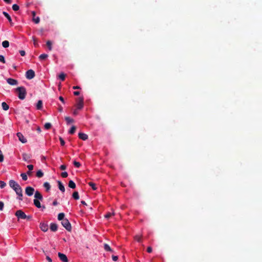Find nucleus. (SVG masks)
I'll return each instance as SVG.
<instances>
[{
  "mask_svg": "<svg viewBox=\"0 0 262 262\" xmlns=\"http://www.w3.org/2000/svg\"><path fill=\"white\" fill-rule=\"evenodd\" d=\"M112 259L114 261H117L118 259V257L117 256L113 255Z\"/></svg>",
  "mask_w": 262,
  "mask_h": 262,
  "instance_id": "nucleus-52",
  "label": "nucleus"
},
{
  "mask_svg": "<svg viewBox=\"0 0 262 262\" xmlns=\"http://www.w3.org/2000/svg\"><path fill=\"white\" fill-rule=\"evenodd\" d=\"M51 124L50 123L48 122L45 123L44 127L45 129H49L51 127Z\"/></svg>",
  "mask_w": 262,
  "mask_h": 262,
  "instance_id": "nucleus-38",
  "label": "nucleus"
},
{
  "mask_svg": "<svg viewBox=\"0 0 262 262\" xmlns=\"http://www.w3.org/2000/svg\"><path fill=\"white\" fill-rule=\"evenodd\" d=\"M22 157H23V159L24 161L27 162L28 163L31 162L30 159L32 157L31 155L26 153V152H24L22 154Z\"/></svg>",
  "mask_w": 262,
  "mask_h": 262,
  "instance_id": "nucleus-8",
  "label": "nucleus"
},
{
  "mask_svg": "<svg viewBox=\"0 0 262 262\" xmlns=\"http://www.w3.org/2000/svg\"><path fill=\"white\" fill-rule=\"evenodd\" d=\"M4 1L7 4H10L12 2L11 0H4Z\"/></svg>",
  "mask_w": 262,
  "mask_h": 262,
  "instance_id": "nucleus-60",
  "label": "nucleus"
},
{
  "mask_svg": "<svg viewBox=\"0 0 262 262\" xmlns=\"http://www.w3.org/2000/svg\"><path fill=\"white\" fill-rule=\"evenodd\" d=\"M65 120L68 123H73L74 122V120L70 117H66Z\"/></svg>",
  "mask_w": 262,
  "mask_h": 262,
  "instance_id": "nucleus-34",
  "label": "nucleus"
},
{
  "mask_svg": "<svg viewBox=\"0 0 262 262\" xmlns=\"http://www.w3.org/2000/svg\"><path fill=\"white\" fill-rule=\"evenodd\" d=\"M0 61L5 63L6 62L5 57L3 55H0Z\"/></svg>",
  "mask_w": 262,
  "mask_h": 262,
  "instance_id": "nucleus-43",
  "label": "nucleus"
},
{
  "mask_svg": "<svg viewBox=\"0 0 262 262\" xmlns=\"http://www.w3.org/2000/svg\"><path fill=\"white\" fill-rule=\"evenodd\" d=\"M47 46L50 51H51L52 49V42L50 40H48L47 41Z\"/></svg>",
  "mask_w": 262,
  "mask_h": 262,
  "instance_id": "nucleus-33",
  "label": "nucleus"
},
{
  "mask_svg": "<svg viewBox=\"0 0 262 262\" xmlns=\"http://www.w3.org/2000/svg\"><path fill=\"white\" fill-rule=\"evenodd\" d=\"M17 137H18L19 140L21 142L23 143H25L27 142V139L24 137L23 134L20 133H17Z\"/></svg>",
  "mask_w": 262,
  "mask_h": 262,
  "instance_id": "nucleus-10",
  "label": "nucleus"
},
{
  "mask_svg": "<svg viewBox=\"0 0 262 262\" xmlns=\"http://www.w3.org/2000/svg\"><path fill=\"white\" fill-rule=\"evenodd\" d=\"M15 215L17 216L18 219H26L27 217L26 214L21 210L16 211Z\"/></svg>",
  "mask_w": 262,
  "mask_h": 262,
  "instance_id": "nucleus-5",
  "label": "nucleus"
},
{
  "mask_svg": "<svg viewBox=\"0 0 262 262\" xmlns=\"http://www.w3.org/2000/svg\"><path fill=\"white\" fill-rule=\"evenodd\" d=\"M62 225L68 231H71L72 230V227L71 223L67 219H65L61 221Z\"/></svg>",
  "mask_w": 262,
  "mask_h": 262,
  "instance_id": "nucleus-3",
  "label": "nucleus"
},
{
  "mask_svg": "<svg viewBox=\"0 0 262 262\" xmlns=\"http://www.w3.org/2000/svg\"><path fill=\"white\" fill-rule=\"evenodd\" d=\"M58 257L60 260L62 262H68L69 260L66 254L59 252L58 253Z\"/></svg>",
  "mask_w": 262,
  "mask_h": 262,
  "instance_id": "nucleus-9",
  "label": "nucleus"
},
{
  "mask_svg": "<svg viewBox=\"0 0 262 262\" xmlns=\"http://www.w3.org/2000/svg\"><path fill=\"white\" fill-rule=\"evenodd\" d=\"M46 259H47V260H48L49 262H52V260L51 259V258L49 256H46Z\"/></svg>",
  "mask_w": 262,
  "mask_h": 262,
  "instance_id": "nucleus-55",
  "label": "nucleus"
},
{
  "mask_svg": "<svg viewBox=\"0 0 262 262\" xmlns=\"http://www.w3.org/2000/svg\"><path fill=\"white\" fill-rule=\"evenodd\" d=\"M73 198L75 200H78L79 199V193L77 191H74L72 194Z\"/></svg>",
  "mask_w": 262,
  "mask_h": 262,
  "instance_id": "nucleus-24",
  "label": "nucleus"
},
{
  "mask_svg": "<svg viewBox=\"0 0 262 262\" xmlns=\"http://www.w3.org/2000/svg\"><path fill=\"white\" fill-rule=\"evenodd\" d=\"M15 92L17 93L18 97L20 100H24L26 96V89L24 86H19L15 89Z\"/></svg>",
  "mask_w": 262,
  "mask_h": 262,
  "instance_id": "nucleus-1",
  "label": "nucleus"
},
{
  "mask_svg": "<svg viewBox=\"0 0 262 262\" xmlns=\"http://www.w3.org/2000/svg\"><path fill=\"white\" fill-rule=\"evenodd\" d=\"M6 186V183L2 181H0V187L3 188Z\"/></svg>",
  "mask_w": 262,
  "mask_h": 262,
  "instance_id": "nucleus-42",
  "label": "nucleus"
},
{
  "mask_svg": "<svg viewBox=\"0 0 262 262\" xmlns=\"http://www.w3.org/2000/svg\"><path fill=\"white\" fill-rule=\"evenodd\" d=\"M40 229L43 231L46 232L48 230V225L45 223H40L39 225Z\"/></svg>",
  "mask_w": 262,
  "mask_h": 262,
  "instance_id": "nucleus-11",
  "label": "nucleus"
},
{
  "mask_svg": "<svg viewBox=\"0 0 262 262\" xmlns=\"http://www.w3.org/2000/svg\"><path fill=\"white\" fill-rule=\"evenodd\" d=\"M77 114H78V112H77V110H75V111L73 112V114H74V115H77Z\"/></svg>",
  "mask_w": 262,
  "mask_h": 262,
  "instance_id": "nucleus-63",
  "label": "nucleus"
},
{
  "mask_svg": "<svg viewBox=\"0 0 262 262\" xmlns=\"http://www.w3.org/2000/svg\"><path fill=\"white\" fill-rule=\"evenodd\" d=\"M19 7L17 4L13 5V6H12V9L14 11H18L19 10Z\"/></svg>",
  "mask_w": 262,
  "mask_h": 262,
  "instance_id": "nucleus-37",
  "label": "nucleus"
},
{
  "mask_svg": "<svg viewBox=\"0 0 262 262\" xmlns=\"http://www.w3.org/2000/svg\"><path fill=\"white\" fill-rule=\"evenodd\" d=\"M34 197L38 200L42 201L43 200L42 195L38 191H35Z\"/></svg>",
  "mask_w": 262,
  "mask_h": 262,
  "instance_id": "nucleus-13",
  "label": "nucleus"
},
{
  "mask_svg": "<svg viewBox=\"0 0 262 262\" xmlns=\"http://www.w3.org/2000/svg\"><path fill=\"white\" fill-rule=\"evenodd\" d=\"M57 183H58V188H59V190L61 191H62V192H64V191H65L64 186H63V185L62 184L61 182H60V181H58Z\"/></svg>",
  "mask_w": 262,
  "mask_h": 262,
  "instance_id": "nucleus-17",
  "label": "nucleus"
},
{
  "mask_svg": "<svg viewBox=\"0 0 262 262\" xmlns=\"http://www.w3.org/2000/svg\"><path fill=\"white\" fill-rule=\"evenodd\" d=\"M4 204L3 202L0 201V210L2 211L4 209Z\"/></svg>",
  "mask_w": 262,
  "mask_h": 262,
  "instance_id": "nucleus-47",
  "label": "nucleus"
},
{
  "mask_svg": "<svg viewBox=\"0 0 262 262\" xmlns=\"http://www.w3.org/2000/svg\"><path fill=\"white\" fill-rule=\"evenodd\" d=\"M67 168V166L66 165H61L60 166V169L62 170H64L66 169Z\"/></svg>",
  "mask_w": 262,
  "mask_h": 262,
  "instance_id": "nucleus-49",
  "label": "nucleus"
},
{
  "mask_svg": "<svg viewBox=\"0 0 262 262\" xmlns=\"http://www.w3.org/2000/svg\"><path fill=\"white\" fill-rule=\"evenodd\" d=\"M65 77H66V75L63 73H60L59 75V78L60 79H61L62 81L64 80Z\"/></svg>",
  "mask_w": 262,
  "mask_h": 262,
  "instance_id": "nucleus-35",
  "label": "nucleus"
},
{
  "mask_svg": "<svg viewBox=\"0 0 262 262\" xmlns=\"http://www.w3.org/2000/svg\"><path fill=\"white\" fill-rule=\"evenodd\" d=\"M9 185L10 187L14 190L16 193L17 192H18V191H19L20 190L22 189L20 185L14 180H10L9 182Z\"/></svg>",
  "mask_w": 262,
  "mask_h": 262,
  "instance_id": "nucleus-2",
  "label": "nucleus"
},
{
  "mask_svg": "<svg viewBox=\"0 0 262 262\" xmlns=\"http://www.w3.org/2000/svg\"><path fill=\"white\" fill-rule=\"evenodd\" d=\"M141 235H137L135 236V239L138 242H140L141 241Z\"/></svg>",
  "mask_w": 262,
  "mask_h": 262,
  "instance_id": "nucleus-39",
  "label": "nucleus"
},
{
  "mask_svg": "<svg viewBox=\"0 0 262 262\" xmlns=\"http://www.w3.org/2000/svg\"><path fill=\"white\" fill-rule=\"evenodd\" d=\"M50 228L52 231L55 232L57 230L58 226L55 223H51L50 224Z\"/></svg>",
  "mask_w": 262,
  "mask_h": 262,
  "instance_id": "nucleus-15",
  "label": "nucleus"
},
{
  "mask_svg": "<svg viewBox=\"0 0 262 262\" xmlns=\"http://www.w3.org/2000/svg\"><path fill=\"white\" fill-rule=\"evenodd\" d=\"M58 204V203L57 202L56 200H55L53 202V205L54 206H56Z\"/></svg>",
  "mask_w": 262,
  "mask_h": 262,
  "instance_id": "nucleus-61",
  "label": "nucleus"
},
{
  "mask_svg": "<svg viewBox=\"0 0 262 262\" xmlns=\"http://www.w3.org/2000/svg\"><path fill=\"white\" fill-rule=\"evenodd\" d=\"M80 94V93L79 91H75L74 92V95L75 96H78Z\"/></svg>",
  "mask_w": 262,
  "mask_h": 262,
  "instance_id": "nucleus-56",
  "label": "nucleus"
},
{
  "mask_svg": "<svg viewBox=\"0 0 262 262\" xmlns=\"http://www.w3.org/2000/svg\"><path fill=\"white\" fill-rule=\"evenodd\" d=\"M33 167H34L33 165L32 164L27 165V168H28V169L29 170H32L33 169Z\"/></svg>",
  "mask_w": 262,
  "mask_h": 262,
  "instance_id": "nucleus-48",
  "label": "nucleus"
},
{
  "mask_svg": "<svg viewBox=\"0 0 262 262\" xmlns=\"http://www.w3.org/2000/svg\"><path fill=\"white\" fill-rule=\"evenodd\" d=\"M81 204H83V205H86V203H85V201H81Z\"/></svg>",
  "mask_w": 262,
  "mask_h": 262,
  "instance_id": "nucleus-64",
  "label": "nucleus"
},
{
  "mask_svg": "<svg viewBox=\"0 0 262 262\" xmlns=\"http://www.w3.org/2000/svg\"><path fill=\"white\" fill-rule=\"evenodd\" d=\"M33 20L35 24H38L40 21V18L39 17H33Z\"/></svg>",
  "mask_w": 262,
  "mask_h": 262,
  "instance_id": "nucleus-40",
  "label": "nucleus"
},
{
  "mask_svg": "<svg viewBox=\"0 0 262 262\" xmlns=\"http://www.w3.org/2000/svg\"><path fill=\"white\" fill-rule=\"evenodd\" d=\"M39 201L40 200H38L37 199H34L33 201L34 205L38 208L41 207Z\"/></svg>",
  "mask_w": 262,
  "mask_h": 262,
  "instance_id": "nucleus-18",
  "label": "nucleus"
},
{
  "mask_svg": "<svg viewBox=\"0 0 262 262\" xmlns=\"http://www.w3.org/2000/svg\"><path fill=\"white\" fill-rule=\"evenodd\" d=\"M43 187L46 189V190L48 191L51 188V186L48 182H45L43 183Z\"/></svg>",
  "mask_w": 262,
  "mask_h": 262,
  "instance_id": "nucleus-25",
  "label": "nucleus"
},
{
  "mask_svg": "<svg viewBox=\"0 0 262 262\" xmlns=\"http://www.w3.org/2000/svg\"><path fill=\"white\" fill-rule=\"evenodd\" d=\"M20 176L21 177L22 179H23L24 181H26V180H27V179H28V177H27V174H26V173H21Z\"/></svg>",
  "mask_w": 262,
  "mask_h": 262,
  "instance_id": "nucleus-36",
  "label": "nucleus"
},
{
  "mask_svg": "<svg viewBox=\"0 0 262 262\" xmlns=\"http://www.w3.org/2000/svg\"><path fill=\"white\" fill-rule=\"evenodd\" d=\"M59 99L62 102V103H64V99L62 97V96H60L59 97Z\"/></svg>",
  "mask_w": 262,
  "mask_h": 262,
  "instance_id": "nucleus-54",
  "label": "nucleus"
},
{
  "mask_svg": "<svg viewBox=\"0 0 262 262\" xmlns=\"http://www.w3.org/2000/svg\"><path fill=\"white\" fill-rule=\"evenodd\" d=\"M104 249L106 251L113 252V251L107 244H104Z\"/></svg>",
  "mask_w": 262,
  "mask_h": 262,
  "instance_id": "nucleus-19",
  "label": "nucleus"
},
{
  "mask_svg": "<svg viewBox=\"0 0 262 262\" xmlns=\"http://www.w3.org/2000/svg\"><path fill=\"white\" fill-rule=\"evenodd\" d=\"M59 141L60 142V144L62 146H64L65 144V142L63 139L61 137H59Z\"/></svg>",
  "mask_w": 262,
  "mask_h": 262,
  "instance_id": "nucleus-46",
  "label": "nucleus"
},
{
  "mask_svg": "<svg viewBox=\"0 0 262 262\" xmlns=\"http://www.w3.org/2000/svg\"><path fill=\"white\" fill-rule=\"evenodd\" d=\"M34 191V189L31 186H28L25 189V193L28 196L32 195Z\"/></svg>",
  "mask_w": 262,
  "mask_h": 262,
  "instance_id": "nucleus-7",
  "label": "nucleus"
},
{
  "mask_svg": "<svg viewBox=\"0 0 262 262\" xmlns=\"http://www.w3.org/2000/svg\"><path fill=\"white\" fill-rule=\"evenodd\" d=\"M7 82L11 85H15L18 84V81L16 80L10 78L7 79Z\"/></svg>",
  "mask_w": 262,
  "mask_h": 262,
  "instance_id": "nucleus-12",
  "label": "nucleus"
},
{
  "mask_svg": "<svg viewBox=\"0 0 262 262\" xmlns=\"http://www.w3.org/2000/svg\"><path fill=\"white\" fill-rule=\"evenodd\" d=\"M19 53H20V55L22 56H24L26 54L25 51L24 50L19 51Z\"/></svg>",
  "mask_w": 262,
  "mask_h": 262,
  "instance_id": "nucleus-50",
  "label": "nucleus"
},
{
  "mask_svg": "<svg viewBox=\"0 0 262 262\" xmlns=\"http://www.w3.org/2000/svg\"><path fill=\"white\" fill-rule=\"evenodd\" d=\"M2 106L3 109L5 111H7L9 108V105L5 102H2Z\"/></svg>",
  "mask_w": 262,
  "mask_h": 262,
  "instance_id": "nucleus-23",
  "label": "nucleus"
},
{
  "mask_svg": "<svg viewBox=\"0 0 262 262\" xmlns=\"http://www.w3.org/2000/svg\"><path fill=\"white\" fill-rule=\"evenodd\" d=\"M33 41H34V45L35 46H37V43L36 39L35 37H33Z\"/></svg>",
  "mask_w": 262,
  "mask_h": 262,
  "instance_id": "nucleus-53",
  "label": "nucleus"
},
{
  "mask_svg": "<svg viewBox=\"0 0 262 262\" xmlns=\"http://www.w3.org/2000/svg\"><path fill=\"white\" fill-rule=\"evenodd\" d=\"M37 131L38 132V133H40L41 132V128L39 127H37V129H36Z\"/></svg>",
  "mask_w": 262,
  "mask_h": 262,
  "instance_id": "nucleus-62",
  "label": "nucleus"
},
{
  "mask_svg": "<svg viewBox=\"0 0 262 262\" xmlns=\"http://www.w3.org/2000/svg\"><path fill=\"white\" fill-rule=\"evenodd\" d=\"M115 213L114 212H107L105 215L104 217L108 219H110L112 216L114 215Z\"/></svg>",
  "mask_w": 262,
  "mask_h": 262,
  "instance_id": "nucleus-31",
  "label": "nucleus"
},
{
  "mask_svg": "<svg viewBox=\"0 0 262 262\" xmlns=\"http://www.w3.org/2000/svg\"><path fill=\"white\" fill-rule=\"evenodd\" d=\"M80 87L79 86H73V89L74 90H77V89H80Z\"/></svg>",
  "mask_w": 262,
  "mask_h": 262,
  "instance_id": "nucleus-58",
  "label": "nucleus"
},
{
  "mask_svg": "<svg viewBox=\"0 0 262 262\" xmlns=\"http://www.w3.org/2000/svg\"><path fill=\"white\" fill-rule=\"evenodd\" d=\"M4 161V155L2 154V151L0 150V162H2Z\"/></svg>",
  "mask_w": 262,
  "mask_h": 262,
  "instance_id": "nucleus-45",
  "label": "nucleus"
},
{
  "mask_svg": "<svg viewBox=\"0 0 262 262\" xmlns=\"http://www.w3.org/2000/svg\"><path fill=\"white\" fill-rule=\"evenodd\" d=\"M89 186H90L94 190H96L97 188L96 186V184L92 182L88 183Z\"/></svg>",
  "mask_w": 262,
  "mask_h": 262,
  "instance_id": "nucleus-29",
  "label": "nucleus"
},
{
  "mask_svg": "<svg viewBox=\"0 0 262 262\" xmlns=\"http://www.w3.org/2000/svg\"><path fill=\"white\" fill-rule=\"evenodd\" d=\"M147 252L151 253L152 252V248L151 247H148L147 248Z\"/></svg>",
  "mask_w": 262,
  "mask_h": 262,
  "instance_id": "nucleus-51",
  "label": "nucleus"
},
{
  "mask_svg": "<svg viewBox=\"0 0 262 262\" xmlns=\"http://www.w3.org/2000/svg\"><path fill=\"white\" fill-rule=\"evenodd\" d=\"M26 77L28 79H32L35 77V72L33 70H29L26 73Z\"/></svg>",
  "mask_w": 262,
  "mask_h": 262,
  "instance_id": "nucleus-6",
  "label": "nucleus"
},
{
  "mask_svg": "<svg viewBox=\"0 0 262 262\" xmlns=\"http://www.w3.org/2000/svg\"><path fill=\"white\" fill-rule=\"evenodd\" d=\"M64 214L63 213H60L58 215V220L62 221L64 220Z\"/></svg>",
  "mask_w": 262,
  "mask_h": 262,
  "instance_id": "nucleus-26",
  "label": "nucleus"
},
{
  "mask_svg": "<svg viewBox=\"0 0 262 262\" xmlns=\"http://www.w3.org/2000/svg\"><path fill=\"white\" fill-rule=\"evenodd\" d=\"M36 176L37 177L40 178L43 177V173L41 170H38L36 172Z\"/></svg>",
  "mask_w": 262,
  "mask_h": 262,
  "instance_id": "nucleus-27",
  "label": "nucleus"
},
{
  "mask_svg": "<svg viewBox=\"0 0 262 262\" xmlns=\"http://www.w3.org/2000/svg\"><path fill=\"white\" fill-rule=\"evenodd\" d=\"M48 57V54H41L39 56V59L40 60H44V59H46Z\"/></svg>",
  "mask_w": 262,
  "mask_h": 262,
  "instance_id": "nucleus-30",
  "label": "nucleus"
},
{
  "mask_svg": "<svg viewBox=\"0 0 262 262\" xmlns=\"http://www.w3.org/2000/svg\"><path fill=\"white\" fill-rule=\"evenodd\" d=\"M76 129V128L75 126H72L69 131V134H73L75 132Z\"/></svg>",
  "mask_w": 262,
  "mask_h": 262,
  "instance_id": "nucleus-32",
  "label": "nucleus"
},
{
  "mask_svg": "<svg viewBox=\"0 0 262 262\" xmlns=\"http://www.w3.org/2000/svg\"><path fill=\"white\" fill-rule=\"evenodd\" d=\"M3 14L8 19L9 22L11 24V25H13V23L12 22V19L11 18V16L9 15V14L5 11H4L3 12Z\"/></svg>",
  "mask_w": 262,
  "mask_h": 262,
  "instance_id": "nucleus-16",
  "label": "nucleus"
},
{
  "mask_svg": "<svg viewBox=\"0 0 262 262\" xmlns=\"http://www.w3.org/2000/svg\"><path fill=\"white\" fill-rule=\"evenodd\" d=\"M42 107V102L41 100H39L36 104V108L37 110H41Z\"/></svg>",
  "mask_w": 262,
  "mask_h": 262,
  "instance_id": "nucleus-22",
  "label": "nucleus"
},
{
  "mask_svg": "<svg viewBox=\"0 0 262 262\" xmlns=\"http://www.w3.org/2000/svg\"><path fill=\"white\" fill-rule=\"evenodd\" d=\"M78 137L80 139H81L83 141H85L88 138V136L86 134L82 133H79Z\"/></svg>",
  "mask_w": 262,
  "mask_h": 262,
  "instance_id": "nucleus-14",
  "label": "nucleus"
},
{
  "mask_svg": "<svg viewBox=\"0 0 262 262\" xmlns=\"http://www.w3.org/2000/svg\"><path fill=\"white\" fill-rule=\"evenodd\" d=\"M16 194L18 195V199L19 200L22 201L23 200V189L20 190L18 192L16 193Z\"/></svg>",
  "mask_w": 262,
  "mask_h": 262,
  "instance_id": "nucleus-21",
  "label": "nucleus"
},
{
  "mask_svg": "<svg viewBox=\"0 0 262 262\" xmlns=\"http://www.w3.org/2000/svg\"><path fill=\"white\" fill-rule=\"evenodd\" d=\"M68 176V174L67 172L64 171V172H62L61 173V176L62 177V178H67Z\"/></svg>",
  "mask_w": 262,
  "mask_h": 262,
  "instance_id": "nucleus-44",
  "label": "nucleus"
},
{
  "mask_svg": "<svg viewBox=\"0 0 262 262\" xmlns=\"http://www.w3.org/2000/svg\"><path fill=\"white\" fill-rule=\"evenodd\" d=\"M84 99L82 97H80L76 99V107L77 110H81L83 107Z\"/></svg>",
  "mask_w": 262,
  "mask_h": 262,
  "instance_id": "nucleus-4",
  "label": "nucleus"
},
{
  "mask_svg": "<svg viewBox=\"0 0 262 262\" xmlns=\"http://www.w3.org/2000/svg\"><path fill=\"white\" fill-rule=\"evenodd\" d=\"M2 46L4 48H7L9 46V42L7 40H5L2 42Z\"/></svg>",
  "mask_w": 262,
  "mask_h": 262,
  "instance_id": "nucleus-28",
  "label": "nucleus"
},
{
  "mask_svg": "<svg viewBox=\"0 0 262 262\" xmlns=\"http://www.w3.org/2000/svg\"><path fill=\"white\" fill-rule=\"evenodd\" d=\"M73 164L77 168H79L81 166V164L79 162H77L76 161L73 162Z\"/></svg>",
  "mask_w": 262,
  "mask_h": 262,
  "instance_id": "nucleus-41",
  "label": "nucleus"
},
{
  "mask_svg": "<svg viewBox=\"0 0 262 262\" xmlns=\"http://www.w3.org/2000/svg\"><path fill=\"white\" fill-rule=\"evenodd\" d=\"M68 186L70 188H72V189H75L76 188V184L72 180H70L69 182V184H68Z\"/></svg>",
  "mask_w": 262,
  "mask_h": 262,
  "instance_id": "nucleus-20",
  "label": "nucleus"
},
{
  "mask_svg": "<svg viewBox=\"0 0 262 262\" xmlns=\"http://www.w3.org/2000/svg\"><path fill=\"white\" fill-rule=\"evenodd\" d=\"M62 110H63L62 107L61 106H59V107H58L59 112H62Z\"/></svg>",
  "mask_w": 262,
  "mask_h": 262,
  "instance_id": "nucleus-59",
  "label": "nucleus"
},
{
  "mask_svg": "<svg viewBox=\"0 0 262 262\" xmlns=\"http://www.w3.org/2000/svg\"><path fill=\"white\" fill-rule=\"evenodd\" d=\"M27 175H28L29 176H30L32 175V172H31V170H29L27 172Z\"/></svg>",
  "mask_w": 262,
  "mask_h": 262,
  "instance_id": "nucleus-57",
  "label": "nucleus"
}]
</instances>
